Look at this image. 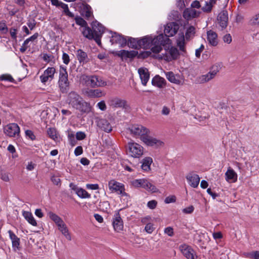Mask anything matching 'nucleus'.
I'll return each mask as SVG.
<instances>
[{
    "label": "nucleus",
    "mask_w": 259,
    "mask_h": 259,
    "mask_svg": "<svg viewBox=\"0 0 259 259\" xmlns=\"http://www.w3.org/2000/svg\"><path fill=\"white\" fill-rule=\"evenodd\" d=\"M109 104L113 108H125L126 106V101L123 99L115 97L109 101Z\"/></svg>",
    "instance_id": "21"
},
{
    "label": "nucleus",
    "mask_w": 259,
    "mask_h": 259,
    "mask_svg": "<svg viewBox=\"0 0 259 259\" xmlns=\"http://www.w3.org/2000/svg\"><path fill=\"white\" fill-rule=\"evenodd\" d=\"M51 181L54 183V184L56 185H59L60 184L61 180L60 179L56 176H53L51 178Z\"/></svg>",
    "instance_id": "64"
},
{
    "label": "nucleus",
    "mask_w": 259,
    "mask_h": 259,
    "mask_svg": "<svg viewBox=\"0 0 259 259\" xmlns=\"http://www.w3.org/2000/svg\"><path fill=\"white\" fill-rule=\"evenodd\" d=\"M108 187L111 192H116L120 194L121 197H125L127 200L130 198L129 195L125 192L124 186L123 184L112 180L109 182Z\"/></svg>",
    "instance_id": "10"
},
{
    "label": "nucleus",
    "mask_w": 259,
    "mask_h": 259,
    "mask_svg": "<svg viewBox=\"0 0 259 259\" xmlns=\"http://www.w3.org/2000/svg\"><path fill=\"white\" fill-rule=\"evenodd\" d=\"M25 135L27 137L30 139L31 140H34L35 139V136L34 135L33 132L31 130H26L25 131Z\"/></svg>",
    "instance_id": "49"
},
{
    "label": "nucleus",
    "mask_w": 259,
    "mask_h": 259,
    "mask_svg": "<svg viewBox=\"0 0 259 259\" xmlns=\"http://www.w3.org/2000/svg\"><path fill=\"white\" fill-rule=\"evenodd\" d=\"M27 25L30 30H33L35 27L36 22L33 19L29 20L27 23Z\"/></svg>",
    "instance_id": "59"
},
{
    "label": "nucleus",
    "mask_w": 259,
    "mask_h": 259,
    "mask_svg": "<svg viewBox=\"0 0 259 259\" xmlns=\"http://www.w3.org/2000/svg\"><path fill=\"white\" fill-rule=\"evenodd\" d=\"M248 24L251 30L254 31L257 29L259 27V14H252L249 18Z\"/></svg>",
    "instance_id": "24"
},
{
    "label": "nucleus",
    "mask_w": 259,
    "mask_h": 259,
    "mask_svg": "<svg viewBox=\"0 0 259 259\" xmlns=\"http://www.w3.org/2000/svg\"><path fill=\"white\" fill-rule=\"evenodd\" d=\"M207 40L209 45L211 46H216L218 44V35L212 30L207 31Z\"/></svg>",
    "instance_id": "31"
},
{
    "label": "nucleus",
    "mask_w": 259,
    "mask_h": 259,
    "mask_svg": "<svg viewBox=\"0 0 259 259\" xmlns=\"http://www.w3.org/2000/svg\"><path fill=\"white\" fill-rule=\"evenodd\" d=\"M8 233L12 242L13 247L15 249H18L20 245L19 238L11 230H9Z\"/></svg>",
    "instance_id": "34"
},
{
    "label": "nucleus",
    "mask_w": 259,
    "mask_h": 259,
    "mask_svg": "<svg viewBox=\"0 0 259 259\" xmlns=\"http://www.w3.org/2000/svg\"><path fill=\"white\" fill-rule=\"evenodd\" d=\"M8 29L6 24L4 22H0V31L3 33H6Z\"/></svg>",
    "instance_id": "53"
},
{
    "label": "nucleus",
    "mask_w": 259,
    "mask_h": 259,
    "mask_svg": "<svg viewBox=\"0 0 259 259\" xmlns=\"http://www.w3.org/2000/svg\"><path fill=\"white\" fill-rule=\"evenodd\" d=\"M170 112V109L169 107L163 106L162 108L161 113L162 115L164 116H168Z\"/></svg>",
    "instance_id": "50"
},
{
    "label": "nucleus",
    "mask_w": 259,
    "mask_h": 259,
    "mask_svg": "<svg viewBox=\"0 0 259 259\" xmlns=\"http://www.w3.org/2000/svg\"><path fill=\"white\" fill-rule=\"evenodd\" d=\"M58 86L62 93L67 92L69 88L68 73L65 67L60 66L58 80Z\"/></svg>",
    "instance_id": "9"
},
{
    "label": "nucleus",
    "mask_w": 259,
    "mask_h": 259,
    "mask_svg": "<svg viewBox=\"0 0 259 259\" xmlns=\"http://www.w3.org/2000/svg\"><path fill=\"white\" fill-rule=\"evenodd\" d=\"M247 257L251 259H259V253L257 251L249 253L247 254Z\"/></svg>",
    "instance_id": "52"
},
{
    "label": "nucleus",
    "mask_w": 259,
    "mask_h": 259,
    "mask_svg": "<svg viewBox=\"0 0 259 259\" xmlns=\"http://www.w3.org/2000/svg\"><path fill=\"white\" fill-rule=\"evenodd\" d=\"M127 130L133 137L140 138L141 141L142 137L150 133V131L149 128L139 124L131 125L128 127Z\"/></svg>",
    "instance_id": "6"
},
{
    "label": "nucleus",
    "mask_w": 259,
    "mask_h": 259,
    "mask_svg": "<svg viewBox=\"0 0 259 259\" xmlns=\"http://www.w3.org/2000/svg\"><path fill=\"white\" fill-rule=\"evenodd\" d=\"M82 77L85 84L91 87H104L106 85V82L100 77L83 75Z\"/></svg>",
    "instance_id": "12"
},
{
    "label": "nucleus",
    "mask_w": 259,
    "mask_h": 259,
    "mask_svg": "<svg viewBox=\"0 0 259 259\" xmlns=\"http://www.w3.org/2000/svg\"><path fill=\"white\" fill-rule=\"evenodd\" d=\"M76 56L80 63H85L88 62V58L87 53L81 50H78L76 52Z\"/></svg>",
    "instance_id": "36"
},
{
    "label": "nucleus",
    "mask_w": 259,
    "mask_h": 259,
    "mask_svg": "<svg viewBox=\"0 0 259 259\" xmlns=\"http://www.w3.org/2000/svg\"><path fill=\"white\" fill-rule=\"evenodd\" d=\"M195 33V28L194 26H191L189 27L186 30L185 37L183 32L178 33L176 37V44L180 50L182 52H185L186 40H189L193 37Z\"/></svg>",
    "instance_id": "4"
},
{
    "label": "nucleus",
    "mask_w": 259,
    "mask_h": 259,
    "mask_svg": "<svg viewBox=\"0 0 259 259\" xmlns=\"http://www.w3.org/2000/svg\"><path fill=\"white\" fill-rule=\"evenodd\" d=\"M223 40L226 43L230 44L232 40L231 35L230 34L225 35L223 37Z\"/></svg>",
    "instance_id": "61"
},
{
    "label": "nucleus",
    "mask_w": 259,
    "mask_h": 259,
    "mask_svg": "<svg viewBox=\"0 0 259 259\" xmlns=\"http://www.w3.org/2000/svg\"><path fill=\"white\" fill-rule=\"evenodd\" d=\"M157 204V202L156 200H153L149 201L147 203V206L151 209H154Z\"/></svg>",
    "instance_id": "54"
},
{
    "label": "nucleus",
    "mask_w": 259,
    "mask_h": 259,
    "mask_svg": "<svg viewBox=\"0 0 259 259\" xmlns=\"http://www.w3.org/2000/svg\"><path fill=\"white\" fill-rule=\"evenodd\" d=\"M214 4L211 3L209 1H206L204 5L202 7V10L205 13H209L211 11L212 8Z\"/></svg>",
    "instance_id": "44"
},
{
    "label": "nucleus",
    "mask_w": 259,
    "mask_h": 259,
    "mask_svg": "<svg viewBox=\"0 0 259 259\" xmlns=\"http://www.w3.org/2000/svg\"><path fill=\"white\" fill-rule=\"evenodd\" d=\"M82 33L83 36L90 39H94L95 40V35L93 31L89 27L86 26L82 28Z\"/></svg>",
    "instance_id": "40"
},
{
    "label": "nucleus",
    "mask_w": 259,
    "mask_h": 259,
    "mask_svg": "<svg viewBox=\"0 0 259 259\" xmlns=\"http://www.w3.org/2000/svg\"><path fill=\"white\" fill-rule=\"evenodd\" d=\"M142 142L146 146L155 148H158L164 146V142L160 139L151 136L147 134L142 137Z\"/></svg>",
    "instance_id": "13"
},
{
    "label": "nucleus",
    "mask_w": 259,
    "mask_h": 259,
    "mask_svg": "<svg viewBox=\"0 0 259 259\" xmlns=\"http://www.w3.org/2000/svg\"><path fill=\"white\" fill-rule=\"evenodd\" d=\"M128 46L134 49H139V39L134 38H130L128 41Z\"/></svg>",
    "instance_id": "42"
},
{
    "label": "nucleus",
    "mask_w": 259,
    "mask_h": 259,
    "mask_svg": "<svg viewBox=\"0 0 259 259\" xmlns=\"http://www.w3.org/2000/svg\"><path fill=\"white\" fill-rule=\"evenodd\" d=\"M0 80H7L10 82H13L14 81V79L12 77L11 75L9 74H3L0 76Z\"/></svg>",
    "instance_id": "47"
},
{
    "label": "nucleus",
    "mask_w": 259,
    "mask_h": 259,
    "mask_svg": "<svg viewBox=\"0 0 259 259\" xmlns=\"http://www.w3.org/2000/svg\"><path fill=\"white\" fill-rule=\"evenodd\" d=\"M225 176L226 181L228 183H235L237 181V173L230 167H228Z\"/></svg>",
    "instance_id": "23"
},
{
    "label": "nucleus",
    "mask_w": 259,
    "mask_h": 259,
    "mask_svg": "<svg viewBox=\"0 0 259 259\" xmlns=\"http://www.w3.org/2000/svg\"><path fill=\"white\" fill-rule=\"evenodd\" d=\"M23 215L29 224L33 226H37V222L31 212L29 211H24Z\"/></svg>",
    "instance_id": "39"
},
{
    "label": "nucleus",
    "mask_w": 259,
    "mask_h": 259,
    "mask_svg": "<svg viewBox=\"0 0 259 259\" xmlns=\"http://www.w3.org/2000/svg\"><path fill=\"white\" fill-rule=\"evenodd\" d=\"M112 224L115 231L120 232L123 230V224L119 212L114 214Z\"/></svg>",
    "instance_id": "18"
},
{
    "label": "nucleus",
    "mask_w": 259,
    "mask_h": 259,
    "mask_svg": "<svg viewBox=\"0 0 259 259\" xmlns=\"http://www.w3.org/2000/svg\"><path fill=\"white\" fill-rule=\"evenodd\" d=\"M143 188L152 193L156 192L158 191V189L154 185L151 183L148 180L145 179H144Z\"/></svg>",
    "instance_id": "38"
},
{
    "label": "nucleus",
    "mask_w": 259,
    "mask_h": 259,
    "mask_svg": "<svg viewBox=\"0 0 259 259\" xmlns=\"http://www.w3.org/2000/svg\"><path fill=\"white\" fill-rule=\"evenodd\" d=\"M218 21L222 29L225 28L228 25V16L226 11L221 12L218 16Z\"/></svg>",
    "instance_id": "27"
},
{
    "label": "nucleus",
    "mask_w": 259,
    "mask_h": 259,
    "mask_svg": "<svg viewBox=\"0 0 259 259\" xmlns=\"http://www.w3.org/2000/svg\"><path fill=\"white\" fill-rule=\"evenodd\" d=\"M189 184L193 188H197L199 184L200 178L196 174H189L186 177Z\"/></svg>",
    "instance_id": "25"
},
{
    "label": "nucleus",
    "mask_w": 259,
    "mask_h": 259,
    "mask_svg": "<svg viewBox=\"0 0 259 259\" xmlns=\"http://www.w3.org/2000/svg\"><path fill=\"white\" fill-rule=\"evenodd\" d=\"M194 210V208L192 205H190L183 209V212L185 213H191Z\"/></svg>",
    "instance_id": "62"
},
{
    "label": "nucleus",
    "mask_w": 259,
    "mask_h": 259,
    "mask_svg": "<svg viewBox=\"0 0 259 259\" xmlns=\"http://www.w3.org/2000/svg\"><path fill=\"white\" fill-rule=\"evenodd\" d=\"M153 159L150 157H146L141 161V168L143 171H149L151 170V165Z\"/></svg>",
    "instance_id": "33"
},
{
    "label": "nucleus",
    "mask_w": 259,
    "mask_h": 259,
    "mask_svg": "<svg viewBox=\"0 0 259 259\" xmlns=\"http://www.w3.org/2000/svg\"><path fill=\"white\" fill-rule=\"evenodd\" d=\"M67 101L73 108L82 112L88 113L91 110L90 105L84 102L82 98L74 92H71L68 94Z\"/></svg>",
    "instance_id": "2"
},
{
    "label": "nucleus",
    "mask_w": 259,
    "mask_h": 259,
    "mask_svg": "<svg viewBox=\"0 0 259 259\" xmlns=\"http://www.w3.org/2000/svg\"><path fill=\"white\" fill-rule=\"evenodd\" d=\"M1 179L6 182L10 181L9 174L7 172L2 173L0 175Z\"/></svg>",
    "instance_id": "57"
},
{
    "label": "nucleus",
    "mask_w": 259,
    "mask_h": 259,
    "mask_svg": "<svg viewBox=\"0 0 259 259\" xmlns=\"http://www.w3.org/2000/svg\"><path fill=\"white\" fill-rule=\"evenodd\" d=\"M145 179H135L131 182L133 187L135 188H143Z\"/></svg>",
    "instance_id": "43"
},
{
    "label": "nucleus",
    "mask_w": 259,
    "mask_h": 259,
    "mask_svg": "<svg viewBox=\"0 0 259 259\" xmlns=\"http://www.w3.org/2000/svg\"><path fill=\"white\" fill-rule=\"evenodd\" d=\"M144 147L133 141L129 142L126 146V153L131 157L140 158L144 154Z\"/></svg>",
    "instance_id": "5"
},
{
    "label": "nucleus",
    "mask_w": 259,
    "mask_h": 259,
    "mask_svg": "<svg viewBox=\"0 0 259 259\" xmlns=\"http://www.w3.org/2000/svg\"><path fill=\"white\" fill-rule=\"evenodd\" d=\"M164 51V53H158V54L157 56L158 59L170 62L177 59L179 56L178 49L173 46L165 47Z\"/></svg>",
    "instance_id": "8"
},
{
    "label": "nucleus",
    "mask_w": 259,
    "mask_h": 259,
    "mask_svg": "<svg viewBox=\"0 0 259 259\" xmlns=\"http://www.w3.org/2000/svg\"><path fill=\"white\" fill-rule=\"evenodd\" d=\"M110 41L112 44H119L121 47H123L127 44L126 38L116 32L112 33Z\"/></svg>",
    "instance_id": "19"
},
{
    "label": "nucleus",
    "mask_w": 259,
    "mask_h": 259,
    "mask_svg": "<svg viewBox=\"0 0 259 259\" xmlns=\"http://www.w3.org/2000/svg\"><path fill=\"white\" fill-rule=\"evenodd\" d=\"M86 188L88 189H91V190H98L99 187L98 184H88L86 185Z\"/></svg>",
    "instance_id": "63"
},
{
    "label": "nucleus",
    "mask_w": 259,
    "mask_h": 259,
    "mask_svg": "<svg viewBox=\"0 0 259 259\" xmlns=\"http://www.w3.org/2000/svg\"><path fill=\"white\" fill-rule=\"evenodd\" d=\"M166 78L171 83L182 85L183 84V80L179 75H175L172 72H167L165 73Z\"/></svg>",
    "instance_id": "20"
},
{
    "label": "nucleus",
    "mask_w": 259,
    "mask_h": 259,
    "mask_svg": "<svg viewBox=\"0 0 259 259\" xmlns=\"http://www.w3.org/2000/svg\"><path fill=\"white\" fill-rule=\"evenodd\" d=\"M179 248L181 252L187 259H190L195 254L194 250L187 244H182Z\"/></svg>",
    "instance_id": "29"
},
{
    "label": "nucleus",
    "mask_w": 259,
    "mask_h": 259,
    "mask_svg": "<svg viewBox=\"0 0 259 259\" xmlns=\"http://www.w3.org/2000/svg\"><path fill=\"white\" fill-rule=\"evenodd\" d=\"M76 195L81 198H90L91 195L84 189L79 188L76 192Z\"/></svg>",
    "instance_id": "41"
},
{
    "label": "nucleus",
    "mask_w": 259,
    "mask_h": 259,
    "mask_svg": "<svg viewBox=\"0 0 259 259\" xmlns=\"http://www.w3.org/2000/svg\"><path fill=\"white\" fill-rule=\"evenodd\" d=\"M47 134L51 139L55 141H58L60 140L59 135L55 128H49L47 130Z\"/></svg>",
    "instance_id": "37"
},
{
    "label": "nucleus",
    "mask_w": 259,
    "mask_h": 259,
    "mask_svg": "<svg viewBox=\"0 0 259 259\" xmlns=\"http://www.w3.org/2000/svg\"><path fill=\"white\" fill-rule=\"evenodd\" d=\"M166 83L164 78L159 75H156L152 79V84L158 88H164Z\"/></svg>",
    "instance_id": "32"
},
{
    "label": "nucleus",
    "mask_w": 259,
    "mask_h": 259,
    "mask_svg": "<svg viewBox=\"0 0 259 259\" xmlns=\"http://www.w3.org/2000/svg\"><path fill=\"white\" fill-rule=\"evenodd\" d=\"M87 95L91 98H99L105 95V93L100 90H90L86 92Z\"/></svg>",
    "instance_id": "35"
},
{
    "label": "nucleus",
    "mask_w": 259,
    "mask_h": 259,
    "mask_svg": "<svg viewBox=\"0 0 259 259\" xmlns=\"http://www.w3.org/2000/svg\"><path fill=\"white\" fill-rule=\"evenodd\" d=\"M222 67V63L217 62L212 65L209 71L204 75H201L198 78V81L200 83H204L212 79L220 71Z\"/></svg>",
    "instance_id": "7"
},
{
    "label": "nucleus",
    "mask_w": 259,
    "mask_h": 259,
    "mask_svg": "<svg viewBox=\"0 0 259 259\" xmlns=\"http://www.w3.org/2000/svg\"><path fill=\"white\" fill-rule=\"evenodd\" d=\"M200 12L193 9L192 8H187L183 12V17L187 20H191L199 16Z\"/></svg>",
    "instance_id": "26"
},
{
    "label": "nucleus",
    "mask_w": 259,
    "mask_h": 259,
    "mask_svg": "<svg viewBox=\"0 0 259 259\" xmlns=\"http://www.w3.org/2000/svg\"><path fill=\"white\" fill-rule=\"evenodd\" d=\"M164 233L167 234L168 236L171 237L174 235V230L172 228L168 227L164 229Z\"/></svg>",
    "instance_id": "51"
},
{
    "label": "nucleus",
    "mask_w": 259,
    "mask_h": 259,
    "mask_svg": "<svg viewBox=\"0 0 259 259\" xmlns=\"http://www.w3.org/2000/svg\"><path fill=\"white\" fill-rule=\"evenodd\" d=\"M62 60L64 64L68 65L70 62L69 55L66 53H63L62 55Z\"/></svg>",
    "instance_id": "58"
},
{
    "label": "nucleus",
    "mask_w": 259,
    "mask_h": 259,
    "mask_svg": "<svg viewBox=\"0 0 259 259\" xmlns=\"http://www.w3.org/2000/svg\"><path fill=\"white\" fill-rule=\"evenodd\" d=\"M98 126L106 132H110L112 128L110 123L106 119H99L97 121Z\"/></svg>",
    "instance_id": "30"
},
{
    "label": "nucleus",
    "mask_w": 259,
    "mask_h": 259,
    "mask_svg": "<svg viewBox=\"0 0 259 259\" xmlns=\"http://www.w3.org/2000/svg\"><path fill=\"white\" fill-rule=\"evenodd\" d=\"M151 55V52L150 51H142L140 52L139 53L138 52V58L139 59H144L147 58Z\"/></svg>",
    "instance_id": "45"
},
{
    "label": "nucleus",
    "mask_w": 259,
    "mask_h": 259,
    "mask_svg": "<svg viewBox=\"0 0 259 259\" xmlns=\"http://www.w3.org/2000/svg\"><path fill=\"white\" fill-rule=\"evenodd\" d=\"M20 127L15 123L7 124L4 127V133L9 137H17L20 135Z\"/></svg>",
    "instance_id": "14"
},
{
    "label": "nucleus",
    "mask_w": 259,
    "mask_h": 259,
    "mask_svg": "<svg viewBox=\"0 0 259 259\" xmlns=\"http://www.w3.org/2000/svg\"><path fill=\"white\" fill-rule=\"evenodd\" d=\"M97 107L102 111H105L106 109V105L104 101L99 102L97 104Z\"/></svg>",
    "instance_id": "60"
},
{
    "label": "nucleus",
    "mask_w": 259,
    "mask_h": 259,
    "mask_svg": "<svg viewBox=\"0 0 259 259\" xmlns=\"http://www.w3.org/2000/svg\"><path fill=\"white\" fill-rule=\"evenodd\" d=\"M116 55L121 57L122 59H125L127 58H133L137 56L138 55V52L137 51H126V50H120L116 53Z\"/></svg>",
    "instance_id": "28"
},
{
    "label": "nucleus",
    "mask_w": 259,
    "mask_h": 259,
    "mask_svg": "<svg viewBox=\"0 0 259 259\" xmlns=\"http://www.w3.org/2000/svg\"><path fill=\"white\" fill-rule=\"evenodd\" d=\"M86 137V135L84 132H78L76 134V138L78 140H82Z\"/></svg>",
    "instance_id": "56"
},
{
    "label": "nucleus",
    "mask_w": 259,
    "mask_h": 259,
    "mask_svg": "<svg viewBox=\"0 0 259 259\" xmlns=\"http://www.w3.org/2000/svg\"><path fill=\"white\" fill-rule=\"evenodd\" d=\"M93 31L95 35V41L98 45L101 44L100 38L104 32L105 28L100 23L95 21L92 23Z\"/></svg>",
    "instance_id": "16"
},
{
    "label": "nucleus",
    "mask_w": 259,
    "mask_h": 259,
    "mask_svg": "<svg viewBox=\"0 0 259 259\" xmlns=\"http://www.w3.org/2000/svg\"><path fill=\"white\" fill-rule=\"evenodd\" d=\"M138 73L142 84L145 86L146 85L150 78L148 70L146 68L141 67L138 69Z\"/></svg>",
    "instance_id": "22"
},
{
    "label": "nucleus",
    "mask_w": 259,
    "mask_h": 259,
    "mask_svg": "<svg viewBox=\"0 0 259 259\" xmlns=\"http://www.w3.org/2000/svg\"><path fill=\"white\" fill-rule=\"evenodd\" d=\"M42 59L47 63H49L52 61L53 57L51 55L44 54L42 56Z\"/></svg>",
    "instance_id": "55"
},
{
    "label": "nucleus",
    "mask_w": 259,
    "mask_h": 259,
    "mask_svg": "<svg viewBox=\"0 0 259 259\" xmlns=\"http://www.w3.org/2000/svg\"><path fill=\"white\" fill-rule=\"evenodd\" d=\"M165 40H168L162 34L153 37L147 35L139 39V49L151 48V51L154 53H159L162 51L161 44Z\"/></svg>",
    "instance_id": "1"
},
{
    "label": "nucleus",
    "mask_w": 259,
    "mask_h": 259,
    "mask_svg": "<svg viewBox=\"0 0 259 259\" xmlns=\"http://www.w3.org/2000/svg\"><path fill=\"white\" fill-rule=\"evenodd\" d=\"M141 221L143 224L145 225L144 228L145 232L149 234H152L155 229V226L152 223V218L149 215H147L141 218Z\"/></svg>",
    "instance_id": "17"
},
{
    "label": "nucleus",
    "mask_w": 259,
    "mask_h": 259,
    "mask_svg": "<svg viewBox=\"0 0 259 259\" xmlns=\"http://www.w3.org/2000/svg\"><path fill=\"white\" fill-rule=\"evenodd\" d=\"M75 22L77 25L81 26L83 28L87 26L86 21L81 17H76Z\"/></svg>",
    "instance_id": "46"
},
{
    "label": "nucleus",
    "mask_w": 259,
    "mask_h": 259,
    "mask_svg": "<svg viewBox=\"0 0 259 259\" xmlns=\"http://www.w3.org/2000/svg\"><path fill=\"white\" fill-rule=\"evenodd\" d=\"M48 216L50 219H51L57 226V228L61 234L65 237V238L70 241L72 239L71 233L69 231V229L63 221V220L59 215L53 212H49L48 213Z\"/></svg>",
    "instance_id": "3"
},
{
    "label": "nucleus",
    "mask_w": 259,
    "mask_h": 259,
    "mask_svg": "<svg viewBox=\"0 0 259 259\" xmlns=\"http://www.w3.org/2000/svg\"><path fill=\"white\" fill-rule=\"evenodd\" d=\"M176 201V197L175 195H170L166 197L164 200L165 203L168 204L170 203L175 202Z\"/></svg>",
    "instance_id": "48"
},
{
    "label": "nucleus",
    "mask_w": 259,
    "mask_h": 259,
    "mask_svg": "<svg viewBox=\"0 0 259 259\" xmlns=\"http://www.w3.org/2000/svg\"><path fill=\"white\" fill-rule=\"evenodd\" d=\"M56 73V69L53 67L47 68L39 76L41 82L44 84L50 83L54 78Z\"/></svg>",
    "instance_id": "15"
},
{
    "label": "nucleus",
    "mask_w": 259,
    "mask_h": 259,
    "mask_svg": "<svg viewBox=\"0 0 259 259\" xmlns=\"http://www.w3.org/2000/svg\"><path fill=\"white\" fill-rule=\"evenodd\" d=\"M179 29V25L175 22H170L167 23L164 29V35H163L166 37L168 40H165L163 41V44H161V46H165L166 45L170 44V40L168 38L169 37L173 36L176 34Z\"/></svg>",
    "instance_id": "11"
}]
</instances>
